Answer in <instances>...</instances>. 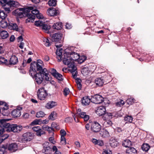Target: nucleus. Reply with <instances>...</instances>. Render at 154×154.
<instances>
[{
  "mask_svg": "<svg viewBox=\"0 0 154 154\" xmlns=\"http://www.w3.org/2000/svg\"><path fill=\"white\" fill-rule=\"evenodd\" d=\"M60 143L63 145H65L66 144V139L65 137H61Z\"/></svg>",
  "mask_w": 154,
  "mask_h": 154,
  "instance_id": "nucleus-58",
  "label": "nucleus"
},
{
  "mask_svg": "<svg viewBox=\"0 0 154 154\" xmlns=\"http://www.w3.org/2000/svg\"><path fill=\"white\" fill-rule=\"evenodd\" d=\"M63 51V49L62 48L60 49H57L56 51V53L57 55V58L59 61H60L62 59Z\"/></svg>",
  "mask_w": 154,
  "mask_h": 154,
  "instance_id": "nucleus-23",
  "label": "nucleus"
},
{
  "mask_svg": "<svg viewBox=\"0 0 154 154\" xmlns=\"http://www.w3.org/2000/svg\"><path fill=\"white\" fill-rule=\"evenodd\" d=\"M48 95L47 92L43 88H40L37 92L38 98L41 100H44L47 97Z\"/></svg>",
  "mask_w": 154,
  "mask_h": 154,
  "instance_id": "nucleus-8",
  "label": "nucleus"
},
{
  "mask_svg": "<svg viewBox=\"0 0 154 154\" xmlns=\"http://www.w3.org/2000/svg\"><path fill=\"white\" fill-rule=\"evenodd\" d=\"M150 148V146L147 143H144L142 146L141 148L142 149L145 151H147Z\"/></svg>",
  "mask_w": 154,
  "mask_h": 154,
  "instance_id": "nucleus-38",
  "label": "nucleus"
},
{
  "mask_svg": "<svg viewBox=\"0 0 154 154\" xmlns=\"http://www.w3.org/2000/svg\"><path fill=\"white\" fill-rule=\"evenodd\" d=\"M103 98L102 96L98 94L92 96L91 98V101L96 104L101 103L103 101Z\"/></svg>",
  "mask_w": 154,
  "mask_h": 154,
  "instance_id": "nucleus-9",
  "label": "nucleus"
},
{
  "mask_svg": "<svg viewBox=\"0 0 154 154\" xmlns=\"http://www.w3.org/2000/svg\"><path fill=\"white\" fill-rule=\"evenodd\" d=\"M32 7L33 8V9L31 10L30 11H31V12L33 14V15H35V16L38 13H39V11L38 10L35 8L34 9L33 7Z\"/></svg>",
  "mask_w": 154,
  "mask_h": 154,
  "instance_id": "nucleus-51",
  "label": "nucleus"
},
{
  "mask_svg": "<svg viewBox=\"0 0 154 154\" xmlns=\"http://www.w3.org/2000/svg\"><path fill=\"white\" fill-rule=\"evenodd\" d=\"M134 101V99L133 98H130L128 99L126 102L128 104H132Z\"/></svg>",
  "mask_w": 154,
  "mask_h": 154,
  "instance_id": "nucleus-57",
  "label": "nucleus"
},
{
  "mask_svg": "<svg viewBox=\"0 0 154 154\" xmlns=\"http://www.w3.org/2000/svg\"><path fill=\"white\" fill-rule=\"evenodd\" d=\"M59 11L56 8H49L47 11L48 15L50 16H54L59 14Z\"/></svg>",
  "mask_w": 154,
  "mask_h": 154,
  "instance_id": "nucleus-15",
  "label": "nucleus"
},
{
  "mask_svg": "<svg viewBox=\"0 0 154 154\" xmlns=\"http://www.w3.org/2000/svg\"><path fill=\"white\" fill-rule=\"evenodd\" d=\"M42 128L43 130L48 131L49 133H50L51 131V128L47 125H43L42 127Z\"/></svg>",
  "mask_w": 154,
  "mask_h": 154,
  "instance_id": "nucleus-47",
  "label": "nucleus"
},
{
  "mask_svg": "<svg viewBox=\"0 0 154 154\" xmlns=\"http://www.w3.org/2000/svg\"><path fill=\"white\" fill-rule=\"evenodd\" d=\"M97 144L98 145L102 146L104 145V143L103 142V141L102 140H98V141L97 142Z\"/></svg>",
  "mask_w": 154,
  "mask_h": 154,
  "instance_id": "nucleus-64",
  "label": "nucleus"
},
{
  "mask_svg": "<svg viewBox=\"0 0 154 154\" xmlns=\"http://www.w3.org/2000/svg\"><path fill=\"white\" fill-rule=\"evenodd\" d=\"M11 115L14 118L20 117L21 115L20 110L18 109L13 110L11 112Z\"/></svg>",
  "mask_w": 154,
  "mask_h": 154,
  "instance_id": "nucleus-19",
  "label": "nucleus"
},
{
  "mask_svg": "<svg viewBox=\"0 0 154 154\" xmlns=\"http://www.w3.org/2000/svg\"><path fill=\"white\" fill-rule=\"evenodd\" d=\"M34 136V134L33 133L27 132L23 134V139L25 141H30L33 138Z\"/></svg>",
  "mask_w": 154,
  "mask_h": 154,
  "instance_id": "nucleus-13",
  "label": "nucleus"
},
{
  "mask_svg": "<svg viewBox=\"0 0 154 154\" xmlns=\"http://www.w3.org/2000/svg\"><path fill=\"white\" fill-rule=\"evenodd\" d=\"M101 126L97 122H94L91 124V131L94 132L100 131L101 130Z\"/></svg>",
  "mask_w": 154,
  "mask_h": 154,
  "instance_id": "nucleus-12",
  "label": "nucleus"
},
{
  "mask_svg": "<svg viewBox=\"0 0 154 154\" xmlns=\"http://www.w3.org/2000/svg\"><path fill=\"white\" fill-rule=\"evenodd\" d=\"M88 96L83 97L82 99V104L85 105H88L90 101H91V99L88 98Z\"/></svg>",
  "mask_w": 154,
  "mask_h": 154,
  "instance_id": "nucleus-25",
  "label": "nucleus"
},
{
  "mask_svg": "<svg viewBox=\"0 0 154 154\" xmlns=\"http://www.w3.org/2000/svg\"><path fill=\"white\" fill-rule=\"evenodd\" d=\"M111 151L107 149L104 150L102 154H112Z\"/></svg>",
  "mask_w": 154,
  "mask_h": 154,
  "instance_id": "nucleus-63",
  "label": "nucleus"
},
{
  "mask_svg": "<svg viewBox=\"0 0 154 154\" xmlns=\"http://www.w3.org/2000/svg\"><path fill=\"white\" fill-rule=\"evenodd\" d=\"M18 62L17 57L14 55L11 56L9 60V64L10 65H15Z\"/></svg>",
  "mask_w": 154,
  "mask_h": 154,
  "instance_id": "nucleus-21",
  "label": "nucleus"
},
{
  "mask_svg": "<svg viewBox=\"0 0 154 154\" xmlns=\"http://www.w3.org/2000/svg\"><path fill=\"white\" fill-rule=\"evenodd\" d=\"M33 9L32 7H29L26 8L17 9L13 12V14L20 18L25 17L27 12H29Z\"/></svg>",
  "mask_w": 154,
  "mask_h": 154,
  "instance_id": "nucleus-5",
  "label": "nucleus"
},
{
  "mask_svg": "<svg viewBox=\"0 0 154 154\" xmlns=\"http://www.w3.org/2000/svg\"><path fill=\"white\" fill-rule=\"evenodd\" d=\"M29 12H27V14L26 17H27L28 18L26 19V23H32L34 21V20L35 19V15H33L30 14L29 13Z\"/></svg>",
  "mask_w": 154,
  "mask_h": 154,
  "instance_id": "nucleus-18",
  "label": "nucleus"
},
{
  "mask_svg": "<svg viewBox=\"0 0 154 154\" xmlns=\"http://www.w3.org/2000/svg\"><path fill=\"white\" fill-rule=\"evenodd\" d=\"M80 81H77L76 82V84L77 85L78 88L79 90H81L82 88V85L80 81L81 80H80Z\"/></svg>",
  "mask_w": 154,
  "mask_h": 154,
  "instance_id": "nucleus-62",
  "label": "nucleus"
},
{
  "mask_svg": "<svg viewBox=\"0 0 154 154\" xmlns=\"http://www.w3.org/2000/svg\"><path fill=\"white\" fill-rule=\"evenodd\" d=\"M49 144V143L46 142L45 143H44L43 144L44 152L45 153H46V152L48 151V150L51 149V148L49 146H48V144Z\"/></svg>",
  "mask_w": 154,
  "mask_h": 154,
  "instance_id": "nucleus-40",
  "label": "nucleus"
},
{
  "mask_svg": "<svg viewBox=\"0 0 154 154\" xmlns=\"http://www.w3.org/2000/svg\"><path fill=\"white\" fill-rule=\"evenodd\" d=\"M132 142L129 140H125L123 141L122 145L126 148L129 147L131 146Z\"/></svg>",
  "mask_w": 154,
  "mask_h": 154,
  "instance_id": "nucleus-28",
  "label": "nucleus"
},
{
  "mask_svg": "<svg viewBox=\"0 0 154 154\" xmlns=\"http://www.w3.org/2000/svg\"><path fill=\"white\" fill-rule=\"evenodd\" d=\"M90 71L88 67H84L81 70V72L84 75H88Z\"/></svg>",
  "mask_w": 154,
  "mask_h": 154,
  "instance_id": "nucleus-39",
  "label": "nucleus"
},
{
  "mask_svg": "<svg viewBox=\"0 0 154 154\" xmlns=\"http://www.w3.org/2000/svg\"><path fill=\"white\" fill-rule=\"evenodd\" d=\"M106 121L104 122V123L105 125H107V126H109L112 125V121L110 120H105Z\"/></svg>",
  "mask_w": 154,
  "mask_h": 154,
  "instance_id": "nucleus-60",
  "label": "nucleus"
},
{
  "mask_svg": "<svg viewBox=\"0 0 154 154\" xmlns=\"http://www.w3.org/2000/svg\"><path fill=\"white\" fill-rule=\"evenodd\" d=\"M69 93V90L68 88H64L63 91V94L65 96H66Z\"/></svg>",
  "mask_w": 154,
  "mask_h": 154,
  "instance_id": "nucleus-53",
  "label": "nucleus"
},
{
  "mask_svg": "<svg viewBox=\"0 0 154 154\" xmlns=\"http://www.w3.org/2000/svg\"><path fill=\"white\" fill-rule=\"evenodd\" d=\"M32 65H33V67H35L34 69L35 70V72H37L36 71H39L38 72L41 73L45 75V79L46 81H49V76H48V71L45 68L43 69L42 66L43 65H35L33 64L32 63H31L30 68L31 67Z\"/></svg>",
  "mask_w": 154,
  "mask_h": 154,
  "instance_id": "nucleus-6",
  "label": "nucleus"
},
{
  "mask_svg": "<svg viewBox=\"0 0 154 154\" xmlns=\"http://www.w3.org/2000/svg\"><path fill=\"white\" fill-rule=\"evenodd\" d=\"M54 77L60 81H61L63 80V76L62 75L58 72L57 73Z\"/></svg>",
  "mask_w": 154,
  "mask_h": 154,
  "instance_id": "nucleus-45",
  "label": "nucleus"
},
{
  "mask_svg": "<svg viewBox=\"0 0 154 154\" xmlns=\"http://www.w3.org/2000/svg\"><path fill=\"white\" fill-rule=\"evenodd\" d=\"M33 64L35 65H43V61L40 60H37V62H34Z\"/></svg>",
  "mask_w": 154,
  "mask_h": 154,
  "instance_id": "nucleus-61",
  "label": "nucleus"
},
{
  "mask_svg": "<svg viewBox=\"0 0 154 154\" xmlns=\"http://www.w3.org/2000/svg\"><path fill=\"white\" fill-rule=\"evenodd\" d=\"M57 117V113L56 112L54 111L52 112L50 114L48 117L49 119L54 120Z\"/></svg>",
  "mask_w": 154,
  "mask_h": 154,
  "instance_id": "nucleus-35",
  "label": "nucleus"
},
{
  "mask_svg": "<svg viewBox=\"0 0 154 154\" xmlns=\"http://www.w3.org/2000/svg\"><path fill=\"white\" fill-rule=\"evenodd\" d=\"M41 121L40 119H36L34 120L33 122H32L30 124V125H36L38 124H40L41 123Z\"/></svg>",
  "mask_w": 154,
  "mask_h": 154,
  "instance_id": "nucleus-42",
  "label": "nucleus"
},
{
  "mask_svg": "<svg viewBox=\"0 0 154 154\" xmlns=\"http://www.w3.org/2000/svg\"><path fill=\"white\" fill-rule=\"evenodd\" d=\"M109 144L112 147L115 148L118 146L119 143L116 139L112 138L109 141Z\"/></svg>",
  "mask_w": 154,
  "mask_h": 154,
  "instance_id": "nucleus-27",
  "label": "nucleus"
},
{
  "mask_svg": "<svg viewBox=\"0 0 154 154\" xmlns=\"http://www.w3.org/2000/svg\"><path fill=\"white\" fill-rule=\"evenodd\" d=\"M5 48L4 45L2 44H0V54H2L4 53Z\"/></svg>",
  "mask_w": 154,
  "mask_h": 154,
  "instance_id": "nucleus-49",
  "label": "nucleus"
},
{
  "mask_svg": "<svg viewBox=\"0 0 154 154\" xmlns=\"http://www.w3.org/2000/svg\"><path fill=\"white\" fill-rule=\"evenodd\" d=\"M99 134L100 136L103 137H108L109 136L108 132L105 129H103L100 131Z\"/></svg>",
  "mask_w": 154,
  "mask_h": 154,
  "instance_id": "nucleus-24",
  "label": "nucleus"
},
{
  "mask_svg": "<svg viewBox=\"0 0 154 154\" xmlns=\"http://www.w3.org/2000/svg\"><path fill=\"white\" fill-rule=\"evenodd\" d=\"M124 120L126 121L125 124L129 123H131L133 121V118L131 116H127L124 117Z\"/></svg>",
  "mask_w": 154,
  "mask_h": 154,
  "instance_id": "nucleus-37",
  "label": "nucleus"
},
{
  "mask_svg": "<svg viewBox=\"0 0 154 154\" xmlns=\"http://www.w3.org/2000/svg\"><path fill=\"white\" fill-rule=\"evenodd\" d=\"M35 67H34L35 68ZM29 74L33 78H34L36 82L38 84H41L44 79L45 75L40 72H35V70L33 65L30 68Z\"/></svg>",
  "mask_w": 154,
  "mask_h": 154,
  "instance_id": "nucleus-4",
  "label": "nucleus"
},
{
  "mask_svg": "<svg viewBox=\"0 0 154 154\" xmlns=\"http://www.w3.org/2000/svg\"><path fill=\"white\" fill-rule=\"evenodd\" d=\"M42 29L46 32H47L48 33H49V30L51 28L50 26L46 24H45L44 23L42 26Z\"/></svg>",
  "mask_w": 154,
  "mask_h": 154,
  "instance_id": "nucleus-30",
  "label": "nucleus"
},
{
  "mask_svg": "<svg viewBox=\"0 0 154 154\" xmlns=\"http://www.w3.org/2000/svg\"><path fill=\"white\" fill-rule=\"evenodd\" d=\"M43 42L45 43V44L46 46L48 47L50 46L51 44L48 39L46 38H44Z\"/></svg>",
  "mask_w": 154,
  "mask_h": 154,
  "instance_id": "nucleus-52",
  "label": "nucleus"
},
{
  "mask_svg": "<svg viewBox=\"0 0 154 154\" xmlns=\"http://www.w3.org/2000/svg\"><path fill=\"white\" fill-rule=\"evenodd\" d=\"M95 83L96 85L98 86H101L104 83L103 80V77L97 78L95 79Z\"/></svg>",
  "mask_w": 154,
  "mask_h": 154,
  "instance_id": "nucleus-20",
  "label": "nucleus"
},
{
  "mask_svg": "<svg viewBox=\"0 0 154 154\" xmlns=\"http://www.w3.org/2000/svg\"><path fill=\"white\" fill-rule=\"evenodd\" d=\"M57 1L56 0H49L48 2L50 6H55L57 4Z\"/></svg>",
  "mask_w": 154,
  "mask_h": 154,
  "instance_id": "nucleus-41",
  "label": "nucleus"
},
{
  "mask_svg": "<svg viewBox=\"0 0 154 154\" xmlns=\"http://www.w3.org/2000/svg\"><path fill=\"white\" fill-rule=\"evenodd\" d=\"M0 23L1 27L3 28L6 27L8 26L7 22L5 20H3L1 21Z\"/></svg>",
  "mask_w": 154,
  "mask_h": 154,
  "instance_id": "nucleus-44",
  "label": "nucleus"
},
{
  "mask_svg": "<svg viewBox=\"0 0 154 154\" xmlns=\"http://www.w3.org/2000/svg\"><path fill=\"white\" fill-rule=\"evenodd\" d=\"M44 23V22L42 21L39 20H38L35 21V24L37 26L42 27Z\"/></svg>",
  "mask_w": 154,
  "mask_h": 154,
  "instance_id": "nucleus-46",
  "label": "nucleus"
},
{
  "mask_svg": "<svg viewBox=\"0 0 154 154\" xmlns=\"http://www.w3.org/2000/svg\"><path fill=\"white\" fill-rule=\"evenodd\" d=\"M6 119H0V135L3 131H13L14 132L20 131L22 129L21 126H17V125H10L6 122Z\"/></svg>",
  "mask_w": 154,
  "mask_h": 154,
  "instance_id": "nucleus-2",
  "label": "nucleus"
},
{
  "mask_svg": "<svg viewBox=\"0 0 154 154\" xmlns=\"http://www.w3.org/2000/svg\"><path fill=\"white\" fill-rule=\"evenodd\" d=\"M45 115V114L43 112L40 111L37 113L36 116L37 118L43 117Z\"/></svg>",
  "mask_w": 154,
  "mask_h": 154,
  "instance_id": "nucleus-48",
  "label": "nucleus"
},
{
  "mask_svg": "<svg viewBox=\"0 0 154 154\" xmlns=\"http://www.w3.org/2000/svg\"><path fill=\"white\" fill-rule=\"evenodd\" d=\"M8 62V61L7 59L3 57H0V64L4 63L7 64Z\"/></svg>",
  "mask_w": 154,
  "mask_h": 154,
  "instance_id": "nucleus-50",
  "label": "nucleus"
},
{
  "mask_svg": "<svg viewBox=\"0 0 154 154\" xmlns=\"http://www.w3.org/2000/svg\"><path fill=\"white\" fill-rule=\"evenodd\" d=\"M64 64L67 65L68 66V67L69 68V70L72 73L73 78L75 79L78 74L76 66L75 65L72 64V63L70 65L66 61V60H64Z\"/></svg>",
  "mask_w": 154,
  "mask_h": 154,
  "instance_id": "nucleus-7",
  "label": "nucleus"
},
{
  "mask_svg": "<svg viewBox=\"0 0 154 154\" xmlns=\"http://www.w3.org/2000/svg\"><path fill=\"white\" fill-rule=\"evenodd\" d=\"M79 115L80 117L83 118L85 121H88L89 119V116L86 115L85 112H81L79 114Z\"/></svg>",
  "mask_w": 154,
  "mask_h": 154,
  "instance_id": "nucleus-31",
  "label": "nucleus"
},
{
  "mask_svg": "<svg viewBox=\"0 0 154 154\" xmlns=\"http://www.w3.org/2000/svg\"><path fill=\"white\" fill-rule=\"evenodd\" d=\"M53 151H55L54 154H61V152L58 150L57 149L56 146H54L52 148Z\"/></svg>",
  "mask_w": 154,
  "mask_h": 154,
  "instance_id": "nucleus-55",
  "label": "nucleus"
},
{
  "mask_svg": "<svg viewBox=\"0 0 154 154\" xmlns=\"http://www.w3.org/2000/svg\"><path fill=\"white\" fill-rule=\"evenodd\" d=\"M125 104V102L122 100H121L120 101L116 103V105L117 106H121Z\"/></svg>",
  "mask_w": 154,
  "mask_h": 154,
  "instance_id": "nucleus-54",
  "label": "nucleus"
},
{
  "mask_svg": "<svg viewBox=\"0 0 154 154\" xmlns=\"http://www.w3.org/2000/svg\"><path fill=\"white\" fill-rule=\"evenodd\" d=\"M5 131H3V133L0 135V136H1V137L0 138V143L2 142L3 141L7 139L9 137V135L7 134H3L4 133V132ZM9 132H10V131H8ZM13 132V131H12Z\"/></svg>",
  "mask_w": 154,
  "mask_h": 154,
  "instance_id": "nucleus-32",
  "label": "nucleus"
},
{
  "mask_svg": "<svg viewBox=\"0 0 154 154\" xmlns=\"http://www.w3.org/2000/svg\"><path fill=\"white\" fill-rule=\"evenodd\" d=\"M51 131H54V128H55L56 129H59L60 128L59 126L55 122H53L51 124Z\"/></svg>",
  "mask_w": 154,
  "mask_h": 154,
  "instance_id": "nucleus-43",
  "label": "nucleus"
},
{
  "mask_svg": "<svg viewBox=\"0 0 154 154\" xmlns=\"http://www.w3.org/2000/svg\"><path fill=\"white\" fill-rule=\"evenodd\" d=\"M63 35L64 34L60 33L54 34L52 36V40L53 42H59Z\"/></svg>",
  "mask_w": 154,
  "mask_h": 154,
  "instance_id": "nucleus-14",
  "label": "nucleus"
},
{
  "mask_svg": "<svg viewBox=\"0 0 154 154\" xmlns=\"http://www.w3.org/2000/svg\"><path fill=\"white\" fill-rule=\"evenodd\" d=\"M62 23L61 22L54 23L52 25L53 28L57 30H60L62 28Z\"/></svg>",
  "mask_w": 154,
  "mask_h": 154,
  "instance_id": "nucleus-26",
  "label": "nucleus"
},
{
  "mask_svg": "<svg viewBox=\"0 0 154 154\" xmlns=\"http://www.w3.org/2000/svg\"><path fill=\"white\" fill-rule=\"evenodd\" d=\"M50 72L51 73V74L52 75L54 76H55V75L57 72L56 71V70L54 68L51 69L49 70Z\"/></svg>",
  "mask_w": 154,
  "mask_h": 154,
  "instance_id": "nucleus-59",
  "label": "nucleus"
},
{
  "mask_svg": "<svg viewBox=\"0 0 154 154\" xmlns=\"http://www.w3.org/2000/svg\"><path fill=\"white\" fill-rule=\"evenodd\" d=\"M0 3L5 10L0 11V17L3 20L5 19L7 14L12 10L14 7H17L19 5L18 2L12 0H0Z\"/></svg>",
  "mask_w": 154,
  "mask_h": 154,
  "instance_id": "nucleus-1",
  "label": "nucleus"
},
{
  "mask_svg": "<svg viewBox=\"0 0 154 154\" xmlns=\"http://www.w3.org/2000/svg\"><path fill=\"white\" fill-rule=\"evenodd\" d=\"M8 28L11 29L15 30L17 31H19V29L17 25L15 23H11L9 24Z\"/></svg>",
  "mask_w": 154,
  "mask_h": 154,
  "instance_id": "nucleus-29",
  "label": "nucleus"
},
{
  "mask_svg": "<svg viewBox=\"0 0 154 154\" xmlns=\"http://www.w3.org/2000/svg\"><path fill=\"white\" fill-rule=\"evenodd\" d=\"M32 130L36 132V134L38 136H40L41 135L45 134V132L41 129L39 126L33 127Z\"/></svg>",
  "mask_w": 154,
  "mask_h": 154,
  "instance_id": "nucleus-17",
  "label": "nucleus"
},
{
  "mask_svg": "<svg viewBox=\"0 0 154 154\" xmlns=\"http://www.w3.org/2000/svg\"><path fill=\"white\" fill-rule=\"evenodd\" d=\"M56 105V103L53 101L49 102L46 105V107L48 109L52 108Z\"/></svg>",
  "mask_w": 154,
  "mask_h": 154,
  "instance_id": "nucleus-34",
  "label": "nucleus"
},
{
  "mask_svg": "<svg viewBox=\"0 0 154 154\" xmlns=\"http://www.w3.org/2000/svg\"><path fill=\"white\" fill-rule=\"evenodd\" d=\"M0 105L2 106H4L3 107H1L2 109L1 112L2 115L4 116H8L9 114V112L8 110V105L6 103L3 101L0 102Z\"/></svg>",
  "mask_w": 154,
  "mask_h": 154,
  "instance_id": "nucleus-11",
  "label": "nucleus"
},
{
  "mask_svg": "<svg viewBox=\"0 0 154 154\" xmlns=\"http://www.w3.org/2000/svg\"><path fill=\"white\" fill-rule=\"evenodd\" d=\"M120 111H119L118 112H116V116H115L113 115V113L110 112L106 113L104 115L103 117V119L104 120H110L114 116L118 117H121L122 115L120 114Z\"/></svg>",
  "mask_w": 154,
  "mask_h": 154,
  "instance_id": "nucleus-10",
  "label": "nucleus"
},
{
  "mask_svg": "<svg viewBox=\"0 0 154 154\" xmlns=\"http://www.w3.org/2000/svg\"><path fill=\"white\" fill-rule=\"evenodd\" d=\"M63 62L64 63V60L70 65L72 63L74 65V61H76L79 58V55L75 52L65 53H64Z\"/></svg>",
  "mask_w": 154,
  "mask_h": 154,
  "instance_id": "nucleus-3",
  "label": "nucleus"
},
{
  "mask_svg": "<svg viewBox=\"0 0 154 154\" xmlns=\"http://www.w3.org/2000/svg\"><path fill=\"white\" fill-rule=\"evenodd\" d=\"M106 112L105 107L103 106H100L98 107L96 111L97 113L99 116H104L106 113Z\"/></svg>",
  "mask_w": 154,
  "mask_h": 154,
  "instance_id": "nucleus-16",
  "label": "nucleus"
},
{
  "mask_svg": "<svg viewBox=\"0 0 154 154\" xmlns=\"http://www.w3.org/2000/svg\"><path fill=\"white\" fill-rule=\"evenodd\" d=\"M126 154H137V150L134 147H131L128 150L126 151Z\"/></svg>",
  "mask_w": 154,
  "mask_h": 154,
  "instance_id": "nucleus-36",
  "label": "nucleus"
},
{
  "mask_svg": "<svg viewBox=\"0 0 154 154\" xmlns=\"http://www.w3.org/2000/svg\"><path fill=\"white\" fill-rule=\"evenodd\" d=\"M61 137H65L66 135V132L63 129H61L60 131Z\"/></svg>",
  "mask_w": 154,
  "mask_h": 154,
  "instance_id": "nucleus-56",
  "label": "nucleus"
},
{
  "mask_svg": "<svg viewBox=\"0 0 154 154\" xmlns=\"http://www.w3.org/2000/svg\"><path fill=\"white\" fill-rule=\"evenodd\" d=\"M0 36L2 39H4L7 38L9 35L8 34L7 31L4 30L2 31L0 34Z\"/></svg>",
  "mask_w": 154,
  "mask_h": 154,
  "instance_id": "nucleus-33",
  "label": "nucleus"
},
{
  "mask_svg": "<svg viewBox=\"0 0 154 154\" xmlns=\"http://www.w3.org/2000/svg\"><path fill=\"white\" fill-rule=\"evenodd\" d=\"M8 149L10 151L14 152L17 150V146L16 143H11L9 145Z\"/></svg>",
  "mask_w": 154,
  "mask_h": 154,
  "instance_id": "nucleus-22",
  "label": "nucleus"
}]
</instances>
